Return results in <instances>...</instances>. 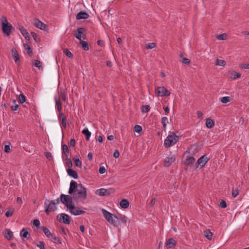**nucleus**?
<instances>
[{
  "mask_svg": "<svg viewBox=\"0 0 249 249\" xmlns=\"http://www.w3.org/2000/svg\"><path fill=\"white\" fill-rule=\"evenodd\" d=\"M68 193L72 195L73 199L76 202L84 201L87 196V189L85 186L74 180L70 182Z\"/></svg>",
  "mask_w": 249,
  "mask_h": 249,
  "instance_id": "1",
  "label": "nucleus"
},
{
  "mask_svg": "<svg viewBox=\"0 0 249 249\" xmlns=\"http://www.w3.org/2000/svg\"><path fill=\"white\" fill-rule=\"evenodd\" d=\"M102 212L106 219L110 224L115 227H118L120 225L119 219L115 214L110 213L104 209H102Z\"/></svg>",
  "mask_w": 249,
  "mask_h": 249,
  "instance_id": "2",
  "label": "nucleus"
},
{
  "mask_svg": "<svg viewBox=\"0 0 249 249\" xmlns=\"http://www.w3.org/2000/svg\"><path fill=\"white\" fill-rule=\"evenodd\" d=\"M60 203V200L57 198L55 200L50 201L46 199L44 202L45 211L47 215H49L51 212H54L56 209V205Z\"/></svg>",
  "mask_w": 249,
  "mask_h": 249,
  "instance_id": "3",
  "label": "nucleus"
},
{
  "mask_svg": "<svg viewBox=\"0 0 249 249\" xmlns=\"http://www.w3.org/2000/svg\"><path fill=\"white\" fill-rule=\"evenodd\" d=\"M179 138L174 132H169V134L165 139L164 145L166 147H170L175 145L179 140Z\"/></svg>",
  "mask_w": 249,
  "mask_h": 249,
  "instance_id": "4",
  "label": "nucleus"
},
{
  "mask_svg": "<svg viewBox=\"0 0 249 249\" xmlns=\"http://www.w3.org/2000/svg\"><path fill=\"white\" fill-rule=\"evenodd\" d=\"M1 23L2 31L3 34L7 36H9L13 29V26L8 23L7 18L4 16H2L0 18Z\"/></svg>",
  "mask_w": 249,
  "mask_h": 249,
  "instance_id": "5",
  "label": "nucleus"
},
{
  "mask_svg": "<svg viewBox=\"0 0 249 249\" xmlns=\"http://www.w3.org/2000/svg\"><path fill=\"white\" fill-rule=\"evenodd\" d=\"M60 201L65 204L69 209L72 205V200L71 196L69 195L61 194L60 196Z\"/></svg>",
  "mask_w": 249,
  "mask_h": 249,
  "instance_id": "6",
  "label": "nucleus"
},
{
  "mask_svg": "<svg viewBox=\"0 0 249 249\" xmlns=\"http://www.w3.org/2000/svg\"><path fill=\"white\" fill-rule=\"evenodd\" d=\"M156 92L158 96H169L170 95V92L164 87H158L156 89Z\"/></svg>",
  "mask_w": 249,
  "mask_h": 249,
  "instance_id": "7",
  "label": "nucleus"
},
{
  "mask_svg": "<svg viewBox=\"0 0 249 249\" xmlns=\"http://www.w3.org/2000/svg\"><path fill=\"white\" fill-rule=\"evenodd\" d=\"M209 159L208 158L206 155H203L199 158L196 163V167L198 168L199 167L202 168L209 161Z\"/></svg>",
  "mask_w": 249,
  "mask_h": 249,
  "instance_id": "8",
  "label": "nucleus"
},
{
  "mask_svg": "<svg viewBox=\"0 0 249 249\" xmlns=\"http://www.w3.org/2000/svg\"><path fill=\"white\" fill-rule=\"evenodd\" d=\"M74 36L80 41L82 38L85 39L86 36V30L81 27L77 29V32L74 34Z\"/></svg>",
  "mask_w": 249,
  "mask_h": 249,
  "instance_id": "9",
  "label": "nucleus"
},
{
  "mask_svg": "<svg viewBox=\"0 0 249 249\" xmlns=\"http://www.w3.org/2000/svg\"><path fill=\"white\" fill-rule=\"evenodd\" d=\"M69 209L70 212L74 215H79L85 213V211L81 210L78 207H75L73 205Z\"/></svg>",
  "mask_w": 249,
  "mask_h": 249,
  "instance_id": "10",
  "label": "nucleus"
},
{
  "mask_svg": "<svg viewBox=\"0 0 249 249\" xmlns=\"http://www.w3.org/2000/svg\"><path fill=\"white\" fill-rule=\"evenodd\" d=\"M59 220L65 224L69 225L70 223V217L67 214L61 213L58 215Z\"/></svg>",
  "mask_w": 249,
  "mask_h": 249,
  "instance_id": "11",
  "label": "nucleus"
},
{
  "mask_svg": "<svg viewBox=\"0 0 249 249\" xmlns=\"http://www.w3.org/2000/svg\"><path fill=\"white\" fill-rule=\"evenodd\" d=\"M33 24L36 27L41 30H45L46 28V24L36 18L34 20Z\"/></svg>",
  "mask_w": 249,
  "mask_h": 249,
  "instance_id": "12",
  "label": "nucleus"
},
{
  "mask_svg": "<svg viewBox=\"0 0 249 249\" xmlns=\"http://www.w3.org/2000/svg\"><path fill=\"white\" fill-rule=\"evenodd\" d=\"M110 194V190L105 188H101L96 191V194L100 196H108Z\"/></svg>",
  "mask_w": 249,
  "mask_h": 249,
  "instance_id": "13",
  "label": "nucleus"
},
{
  "mask_svg": "<svg viewBox=\"0 0 249 249\" xmlns=\"http://www.w3.org/2000/svg\"><path fill=\"white\" fill-rule=\"evenodd\" d=\"M175 160V157L174 155L169 156L165 160L164 165L165 167H169L171 165L172 163Z\"/></svg>",
  "mask_w": 249,
  "mask_h": 249,
  "instance_id": "14",
  "label": "nucleus"
},
{
  "mask_svg": "<svg viewBox=\"0 0 249 249\" xmlns=\"http://www.w3.org/2000/svg\"><path fill=\"white\" fill-rule=\"evenodd\" d=\"M177 243V241L173 238H169L166 240L165 245L168 248H173L175 247Z\"/></svg>",
  "mask_w": 249,
  "mask_h": 249,
  "instance_id": "15",
  "label": "nucleus"
},
{
  "mask_svg": "<svg viewBox=\"0 0 249 249\" xmlns=\"http://www.w3.org/2000/svg\"><path fill=\"white\" fill-rule=\"evenodd\" d=\"M89 17V15L87 12L81 11L77 14V15L76 16V18L77 20L82 19H87Z\"/></svg>",
  "mask_w": 249,
  "mask_h": 249,
  "instance_id": "16",
  "label": "nucleus"
},
{
  "mask_svg": "<svg viewBox=\"0 0 249 249\" xmlns=\"http://www.w3.org/2000/svg\"><path fill=\"white\" fill-rule=\"evenodd\" d=\"M19 30L22 35L25 37L26 39H29L30 36L27 30L22 26L19 27Z\"/></svg>",
  "mask_w": 249,
  "mask_h": 249,
  "instance_id": "17",
  "label": "nucleus"
},
{
  "mask_svg": "<svg viewBox=\"0 0 249 249\" xmlns=\"http://www.w3.org/2000/svg\"><path fill=\"white\" fill-rule=\"evenodd\" d=\"M58 119H61V124L63 127L66 128L67 127V119L64 114L62 112H60L58 116Z\"/></svg>",
  "mask_w": 249,
  "mask_h": 249,
  "instance_id": "18",
  "label": "nucleus"
},
{
  "mask_svg": "<svg viewBox=\"0 0 249 249\" xmlns=\"http://www.w3.org/2000/svg\"><path fill=\"white\" fill-rule=\"evenodd\" d=\"M67 173L68 175L74 179H77L78 178L77 173L75 170L69 168L67 170Z\"/></svg>",
  "mask_w": 249,
  "mask_h": 249,
  "instance_id": "19",
  "label": "nucleus"
},
{
  "mask_svg": "<svg viewBox=\"0 0 249 249\" xmlns=\"http://www.w3.org/2000/svg\"><path fill=\"white\" fill-rule=\"evenodd\" d=\"M12 56L15 60V63L18 64L19 62V57L17 51L15 49H12Z\"/></svg>",
  "mask_w": 249,
  "mask_h": 249,
  "instance_id": "20",
  "label": "nucleus"
},
{
  "mask_svg": "<svg viewBox=\"0 0 249 249\" xmlns=\"http://www.w3.org/2000/svg\"><path fill=\"white\" fill-rule=\"evenodd\" d=\"M62 153L65 158L69 157V150L68 146L66 144H62Z\"/></svg>",
  "mask_w": 249,
  "mask_h": 249,
  "instance_id": "21",
  "label": "nucleus"
},
{
  "mask_svg": "<svg viewBox=\"0 0 249 249\" xmlns=\"http://www.w3.org/2000/svg\"><path fill=\"white\" fill-rule=\"evenodd\" d=\"M42 229L45 235L48 238L49 240H50L53 235V234H52L50 231L46 227L43 226Z\"/></svg>",
  "mask_w": 249,
  "mask_h": 249,
  "instance_id": "22",
  "label": "nucleus"
},
{
  "mask_svg": "<svg viewBox=\"0 0 249 249\" xmlns=\"http://www.w3.org/2000/svg\"><path fill=\"white\" fill-rule=\"evenodd\" d=\"M206 125L208 128H212L214 125V121L210 118L206 119Z\"/></svg>",
  "mask_w": 249,
  "mask_h": 249,
  "instance_id": "23",
  "label": "nucleus"
},
{
  "mask_svg": "<svg viewBox=\"0 0 249 249\" xmlns=\"http://www.w3.org/2000/svg\"><path fill=\"white\" fill-rule=\"evenodd\" d=\"M161 123L162 125V129L166 131L167 124L169 123L168 119L166 117H163L161 118Z\"/></svg>",
  "mask_w": 249,
  "mask_h": 249,
  "instance_id": "24",
  "label": "nucleus"
},
{
  "mask_svg": "<svg viewBox=\"0 0 249 249\" xmlns=\"http://www.w3.org/2000/svg\"><path fill=\"white\" fill-rule=\"evenodd\" d=\"M120 205L121 208L126 209L129 206V202L127 199H123L120 202Z\"/></svg>",
  "mask_w": 249,
  "mask_h": 249,
  "instance_id": "25",
  "label": "nucleus"
},
{
  "mask_svg": "<svg viewBox=\"0 0 249 249\" xmlns=\"http://www.w3.org/2000/svg\"><path fill=\"white\" fill-rule=\"evenodd\" d=\"M20 235L22 240H23L24 238H27L28 235H30V233L27 231V230L23 228L20 231Z\"/></svg>",
  "mask_w": 249,
  "mask_h": 249,
  "instance_id": "26",
  "label": "nucleus"
},
{
  "mask_svg": "<svg viewBox=\"0 0 249 249\" xmlns=\"http://www.w3.org/2000/svg\"><path fill=\"white\" fill-rule=\"evenodd\" d=\"M13 236V232L9 229H6L5 232V237L8 240H10Z\"/></svg>",
  "mask_w": 249,
  "mask_h": 249,
  "instance_id": "27",
  "label": "nucleus"
},
{
  "mask_svg": "<svg viewBox=\"0 0 249 249\" xmlns=\"http://www.w3.org/2000/svg\"><path fill=\"white\" fill-rule=\"evenodd\" d=\"M54 100L55 102V107L60 112L62 109V104L60 100L57 99L56 97L54 98Z\"/></svg>",
  "mask_w": 249,
  "mask_h": 249,
  "instance_id": "28",
  "label": "nucleus"
},
{
  "mask_svg": "<svg viewBox=\"0 0 249 249\" xmlns=\"http://www.w3.org/2000/svg\"><path fill=\"white\" fill-rule=\"evenodd\" d=\"M82 133L86 136V140L89 141L91 136V133L89 129L87 128H85Z\"/></svg>",
  "mask_w": 249,
  "mask_h": 249,
  "instance_id": "29",
  "label": "nucleus"
},
{
  "mask_svg": "<svg viewBox=\"0 0 249 249\" xmlns=\"http://www.w3.org/2000/svg\"><path fill=\"white\" fill-rule=\"evenodd\" d=\"M195 159L192 156H187L186 159V162L188 165H192L195 162Z\"/></svg>",
  "mask_w": 249,
  "mask_h": 249,
  "instance_id": "30",
  "label": "nucleus"
},
{
  "mask_svg": "<svg viewBox=\"0 0 249 249\" xmlns=\"http://www.w3.org/2000/svg\"><path fill=\"white\" fill-rule=\"evenodd\" d=\"M80 44L81 45V47L85 51H88L89 50V46L88 43L84 40H81L79 42Z\"/></svg>",
  "mask_w": 249,
  "mask_h": 249,
  "instance_id": "31",
  "label": "nucleus"
},
{
  "mask_svg": "<svg viewBox=\"0 0 249 249\" xmlns=\"http://www.w3.org/2000/svg\"><path fill=\"white\" fill-rule=\"evenodd\" d=\"M50 240L53 242L54 243L58 244L60 245L62 244V242L60 238L54 235H53Z\"/></svg>",
  "mask_w": 249,
  "mask_h": 249,
  "instance_id": "32",
  "label": "nucleus"
},
{
  "mask_svg": "<svg viewBox=\"0 0 249 249\" xmlns=\"http://www.w3.org/2000/svg\"><path fill=\"white\" fill-rule=\"evenodd\" d=\"M231 74L232 75L231 78L233 80H235L237 78H239L241 77V74L238 72H237L235 71H231Z\"/></svg>",
  "mask_w": 249,
  "mask_h": 249,
  "instance_id": "33",
  "label": "nucleus"
},
{
  "mask_svg": "<svg viewBox=\"0 0 249 249\" xmlns=\"http://www.w3.org/2000/svg\"><path fill=\"white\" fill-rule=\"evenodd\" d=\"M119 219V222L120 221L126 224L127 221V218L124 215L120 214L119 216H117Z\"/></svg>",
  "mask_w": 249,
  "mask_h": 249,
  "instance_id": "34",
  "label": "nucleus"
},
{
  "mask_svg": "<svg viewBox=\"0 0 249 249\" xmlns=\"http://www.w3.org/2000/svg\"><path fill=\"white\" fill-rule=\"evenodd\" d=\"M204 235L207 239H211L213 236V233L210 230H208L204 231Z\"/></svg>",
  "mask_w": 249,
  "mask_h": 249,
  "instance_id": "35",
  "label": "nucleus"
},
{
  "mask_svg": "<svg viewBox=\"0 0 249 249\" xmlns=\"http://www.w3.org/2000/svg\"><path fill=\"white\" fill-rule=\"evenodd\" d=\"M33 65L35 67L38 68L39 69H40V68H42V63L41 62V61H40L38 60H34V61L33 62Z\"/></svg>",
  "mask_w": 249,
  "mask_h": 249,
  "instance_id": "36",
  "label": "nucleus"
},
{
  "mask_svg": "<svg viewBox=\"0 0 249 249\" xmlns=\"http://www.w3.org/2000/svg\"><path fill=\"white\" fill-rule=\"evenodd\" d=\"M215 65L217 66L224 67L226 65V62L223 60L216 59Z\"/></svg>",
  "mask_w": 249,
  "mask_h": 249,
  "instance_id": "37",
  "label": "nucleus"
},
{
  "mask_svg": "<svg viewBox=\"0 0 249 249\" xmlns=\"http://www.w3.org/2000/svg\"><path fill=\"white\" fill-rule=\"evenodd\" d=\"M150 106L148 105H143L141 107V111L142 113H147L150 110Z\"/></svg>",
  "mask_w": 249,
  "mask_h": 249,
  "instance_id": "38",
  "label": "nucleus"
},
{
  "mask_svg": "<svg viewBox=\"0 0 249 249\" xmlns=\"http://www.w3.org/2000/svg\"><path fill=\"white\" fill-rule=\"evenodd\" d=\"M13 105L11 106V109L14 111L18 110L19 109V106L17 104L16 100H13Z\"/></svg>",
  "mask_w": 249,
  "mask_h": 249,
  "instance_id": "39",
  "label": "nucleus"
},
{
  "mask_svg": "<svg viewBox=\"0 0 249 249\" xmlns=\"http://www.w3.org/2000/svg\"><path fill=\"white\" fill-rule=\"evenodd\" d=\"M11 146V144L10 142H7V144L5 145L4 150L6 153H9L11 151L10 147Z\"/></svg>",
  "mask_w": 249,
  "mask_h": 249,
  "instance_id": "40",
  "label": "nucleus"
},
{
  "mask_svg": "<svg viewBox=\"0 0 249 249\" xmlns=\"http://www.w3.org/2000/svg\"><path fill=\"white\" fill-rule=\"evenodd\" d=\"M19 102L23 104L26 101V97L23 94H20L18 97Z\"/></svg>",
  "mask_w": 249,
  "mask_h": 249,
  "instance_id": "41",
  "label": "nucleus"
},
{
  "mask_svg": "<svg viewBox=\"0 0 249 249\" xmlns=\"http://www.w3.org/2000/svg\"><path fill=\"white\" fill-rule=\"evenodd\" d=\"M75 165L78 167H81L82 162L79 158H75L74 160Z\"/></svg>",
  "mask_w": 249,
  "mask_h": 249,
  "instance_id": "42",
  "label": "nucleus"
},
{
  "mask_svg": "<svg viewBox=\"0 0 249 249\" xmlns=\"http://www.w3.org/2000/svg\"><path fill=\"white\" fill-rule=\"evenodd\" d=\"M180 57L182 58V60H181L182 63L186 65H189L190 64V60L186 57H183L182 54H180Z\"/></svg>",
  "mask_w": 249,
  "mask_h": 249,
  "instance_id": "43",
  "label": "nucleus"
},
{
  "mask_svg": "<svg viewBox=\"0 0 249 249\" xmlns=\"http://www.w3.org/2000/svg\"><path fill=\"white\" fill-rule=\"evenodd\" d=\"M226 37L227 35L225 34L218 35L216 36L217 39L220 40H226Z\"/></svg>",
  "mask_w": 249,
  "mask_h": 249,
  "instance_id": "44",
  "label": "nucleus"
},
{
  "mask_svg": "<svg viewBox=\"0 0 249 249\" xmlns=\"http://www.w3.org/2000/svg\"><path fill=\"white\" fill-rule=\"evenodd\" d=\"M156 46V45L155 43H149L146 44V48L147 49H152L154 48H155Z\"/></svg>",
  "mask_w": 249,
  "mask_h": 249,
  "instance_id": "45",
  "label": "nucleus"
},
{
  "mask_svg": "<svg viewBox=\"0 0 249 249\" xmlns=\"http://www.w3.org/2000/svg\"><path fill=\"white\" fill-rule=\"evenodd\" d=\"M221 102L222 103L226 104L230 102V97L228 96H224L221 98Z\"/></svg>",
  "mask_w": 249,
  "mask_h": 249,
  "instance_id": "46",
  "label": "nucleus"
},
{
  "mask_svg": "<svg viewBox=\"0 0 249 249\" xmlns=\"http://www.w3.org/2000/svg\"><path fill=\"white\" fill-rule=\"evenodd\" d=\"M64 53L69 58H72L73 56L72 53L68 49L64 50Z\"/></svg>",
  "mask_w": 249,
  "mask_h": 249,
  "instance_id": "47",
  "label": "nucleus"
},
{
  "mask_svg": "<svg viewBox=\"0 0 249 249\" xmlns=\"http://www.w3.org/2000/svg\"><path fill=\"white\" fill-rule=\"evenodd\" d=\"M36 246L40 249H45L44 243L43 241H39L37 244H36Z\"/></svg>",
  "mask_w": 249,
  "mask_h": 249,
  "instance_id": "48",
  "label": "nucleus"
},
{
  "mask_svg": "<svg viewBox=\"0 0 249 249\" xmlns=\"http://www.w3.org/2000/svg\"><path fill=\"white\" fill-rule=\"evenodd\" d=\"M65 158L66 160V163H67V166L69 168L71 167L72 166V161H71V159L69 158V157L67 158Z\"/></svg>",
  "mask_w": 249,
  "mask_h": 249,
  "instance_id": "49",
  "label": "nucleus"
},
{
  "mask_svg": "<svg viewBox=\"0 0 249 249\" xmlns=\"http://www.w3.org/2000/svg\"><path fill=\"white\" fill-rule=\"evenodd\" d=\"M134 131L136 132H141L142 131V127L139 125H136L134 127Z\"/></svg>",
  "mask_w": 249,
  "mask_h": 249,
  "instance_id": "50",
  "label": "nucleus"
},
{
  "mask_svg": "<svg viewBox=\"0 0 249 249\" xmlns=\"http://www.w3.org/2000/svg\"><path fill=\"white\" fill-rule=\"evenodd\" d=\"M220 206L222 208H225L227 207V203L224 200H221L220 202Z\"/></svg>",
  "mask_w": 249,
  "mask_h": 249,
  "instance_id": "51",
  "label": "nucleus"
},
{
  "mask_svg": "<svg viewBox=\"0 0 249 249\" xmlns=\"http://www.w3.org/2000/svg\"><path fill=\"white\" fill-rule=\"evenodd\" d=\"M239 194V192H238V190L237 189H232V196L233 197V198H235V197H236L237 196V195H238Z\"/></svg>",
  "mask_w": 249,
  "mask_h": 249,
  "instance_id": "52",
  "label": "nucleus"
},
{
  "mask_svg": "<svg viewBox=\"0 0 249 249\" xmlns=\"http://www.w3.org/2000/svg\"><path fill=\"white\" fill-rule=\"evenodd\" d=\"M13 213H14L13 210H8L6 212L5 216L6 217H10L13 215Z\"/></svg>",
  "mask_w": 249,
  "mask_h": 249,
  "instance_id": "53",
  "label": "nucleus"
},
{
  "mask_svg": "<svg viewBox=\"0 0 249 249\" xmlns=\"http://www.w3.org/2000/svg\"><path fill=\"white\" fill-rule=\"evenodd\" d=\"M240 68L245 69H249V63L242 64L240 65Z\"/></svg>",
  "mask_w": 249,
  "mask_h": 249,
  "instance_id": "54",
  "label": "nucleus"
},
{
  "mask_svg": "<svg viewBox=\"0 0 249 249\" xmlns=\"http://www.w3.org/2000/svg\"><path fill=\"white\" fill-rule=\"evenodd\" d=\"M106 171L105 168L104 166H101L99 168V172L101 174H104Z\"/></svg>",
  "mask_w": 249,
  "mask_h": 249,
  "instance_id": "55",
  "label": "nucleus"
},
{
  "mask_svg": "<svg viewBox=\"0 0 249 249\" xmlns=\"http://www.w3.org/2000/svg\"><path fill=\"white\" fill-rule=\"evenodd\" d=\"M33 224L36 227H38L40 225V223L39 220L38 219H34L33 220Z\"/></svg>",
  "mask_w": 249,
  "mask_h": 249,
  "instance_id": "56",
  "label": "nucleus"
},
{
  "mask_svg": "<svg viewBox=\"0 0 249 249\" xmlns=\"http://www.w3.org/2000/svg\"><path fill=\"white\" fill-rule=\"evenodd\" d=\"M155 202H156V198H154L152 199L150 202L149 204V206L151 207H153V206L155 204Z\"/></svg>",
  "mask_w": 249,
  "mask_h": 249,
  "instance_id": "57",
  "label": "nucleus"
},
{
  "mask_svg": "<svg viewBox=\"0 0 249 249\" xmlns=\"http://www.w3.org/2000/svg\"><path fill=\"white\" fill-rule=\"evenodd\" d=\"M203 115V113L201 111H197V116L199 118L202 119Z\"/></svg>",
  "mask_w": 249,
  "mask_h": 249,
  "instance_id": "58",
  "label": "nucleus"
},
{
  "mask_svg": "<svg viewBox=\"0 0 249 249\" xmlns=\"http://www.w3.org/2000/svg\"><path fill=\"white\" fill-rule=\"evenodd\" d=\"M26 49L27 50V53L30 55H31L32 54V51L31 47L27 45V47Z\"/></svg>",
  "mask_w": 249,
  "mask_h": 249,
  "instance_id": "59",
  "label": "nucleus"
},
{
  "mask_svg": "<svg viewBox=\"0 0 249 249\" xmlns=\"http://www.w3.org/2000/svg\"><path fill=\"white\" fill-rule=\"evenodd\" d=\"M69 144H70V145L71 146H74V145L75 144V141L74 140V139H71L70 140Z\"/></svg>",
  "mask_w": 249,
  "mask_h": 249,
  "instance_id": "60",
  "label": "nucleus"
},
{
  "mask_svg": "<svg viewBox=\"0 0 249 249\" xmlns=\"http://www.w3.org/2000/svg\"><path fill=\"white\" fill-rule=\"evenodd\" d=\"M120 155V153L118 150H115L113 153V156L114 158H118Z\"/></svg>",
  "mask_w": 249,
  "mask_h": 249,
  "instance_id": "61",
  "label": "nucleus"
},
{
  "mask_svg": "<svg viewBox=\"0 0 249 249\" xmlns=\"http://www.w3.org/2000/svg\"><path fill=\"white\" fill-rule=\"evenodd\" d=\"M45 156L46 158L49 160H50L52 158V154L50 152H46L45 154Z\"/></svg>",
  "mask_w": 249,
  "mask_h": 249,
  "instance_id": "62",
  "label": "nucleus"
},
{
  "mask_svg": "<svg viewBox=\"0 0 249 249\" xmlns=\"http://www.w3.org/2000/svg\"><path fill=\"white\" fill-rule=\"evenodd\" d=\"M163 109L165 112V115H167L169 113L170 109L168 107H164Z\"/></svg>",
  "mask_w": 249,
  "mask_h": 249,
  "instance_id": "63",
  "label": "nucleus"
},
{
  "mask_svg": "<svg viewBox=\"0 0 249 249\" xmlns=\"http://www.w3.org/2000/svg\"><path fill=\"white\" fill-rule=\"evenodd\" d=\"M32 36H33V37L34 39L36 42H37V34H36V33H32Z\"/></svg>",
  "mask_w": 249,
  "mask_h": 249,
  "instance_id": "64",
  "label": "nucleus"
}]
</instances>
